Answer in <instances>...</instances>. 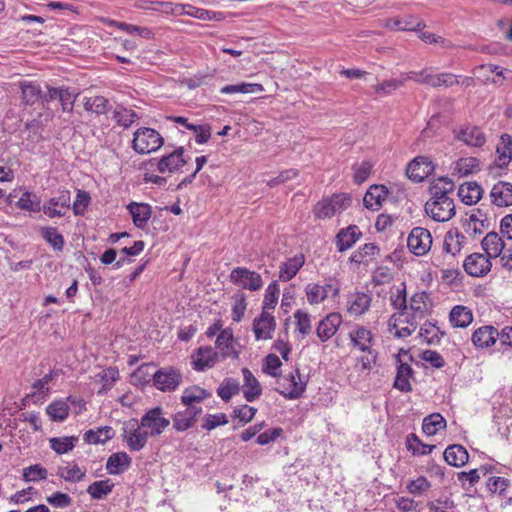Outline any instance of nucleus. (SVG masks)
Returning a JSON list of instances; mask_svg holds the SVG:
<instances>
[{"label":"nucleus","mask_w":512,"mask_h":512,"mask_svg":"<svg viewBox=\"0 0 512 512\" xmlns=\"http://www.w3.org/2000/svg\"><path fill=\"white\" fill-rule=\"evenodd\" d=\"M163 144V137L155 129L142 127L134 132L132 147L139 154L154 152Z\"/></svg>","instance_id":"obj_1"},{"label":"nucleus","mask_w":512,"mask_h":512,"mask_svg":"<svg viewBox=\"0 0 512 512\" xmlns=\"http://www.w3.org/2000/svg\"><path fill=\"white\" fill-rule=\"evenodd\" d=\"M141 423L138 420L131 419L124 423L122 428L123 440L127 442L128 447L132 451L141 450L147 443L149 433L142 431Z\"/></svg>","instance_id":"obj_2"},{"label":"nucleus","mask_w":512,"mask_h":512,"mask_svg":"<svg viewBox=\"0 0 512 512\" xmlns=\"http://www.w3.org/2000/svg\"><path fill=\"white\" fill-rule=\"evenodd\" d=\"M71 205V193L69 190H59L56 195L45 201L42 211L49 218L63 217Z\"/></svg>","instance_id":"obj_3"},{"label":"nucleus","mask_w":512,"mask_h":512,"mask_svg":"<svg viewBox=\"0 0 512 512\" xmlns=\"http://www.w3.org/2000/svg\"><path fill=\"white\" fill-rule=\"evenodd\" d=\"M229 278L233 284L250 291H257L263 286L261 275L245 267L234 268Z\"/></svg>","instance_id":"obj_4"},{"label":"nucleus","mask_w":512,"mask_h":512,"mask_svg":"<svg viewBox=\"0 0 512 512\" xmlns=\"http://www.w3.org/2000/svg\"><path fill=\"white\" fill-rule=\"evenodd\" d=\"M408 78L418 83L427 84L433 88L452 87L459 83L456 76L451 73H440L433 75L427 73L426 70H423L419 73L410 72Z\"/></svg>","instance_id":"obj_5"},{"label":"nucleus","mask_w":512,"mask_h":512,"mask_svg":"<svg viewBox=\"0 0 512 512\" xmlns=\"http://www.w3.org/2000/svg\"><path fill=\"white\" fill-rule=\"evenodd\" d=\"M432 236L428 229L423 227H415L411 230L408 239L407 246L409 250L417 255H425L431 248Z\"/></svg>","instance_id":"obj_6"},{"label":"nucleus","mask_w":512,"mask_h":512,"mask_svg":"<svg viewBox=\"0 0 512 512\" xmlns=\"http://www.w3.org/2000/svg\"><path fill=\"white\" fill-rule=\"evenodd\" d=\"M425 212L434 221L446 222L455 215L453 199L428 200L425 204Z\"/></svg>","instance_id":"obj_7"},{"label":"nucleus","mask_w":512,"mask_h":512,"mask_svg":"<svg viewBox=\"0 0 512 512\" xmlns=\"http://www.w3.org/2000/svg\"><path fill=\"white\" fill-rule=\"evenodd\" d=\"M154 386L161 391H174L182 382L181 373L173 367L161 368L152 375Z\"/></svg>","instance_id":"obj_8"},{"label":"nucleus","mask_w":512,"mask_h":512,"mask_svg":"<svg viewBox=\"0 0 512 512\" xmlns=\"http://www.w3.org/2000/svg\"><path fill=\"white\" fill-rule=\"evenodd\" d=\"M161 407H155L148 410L141 418V426L150 429V436L160 435L169 425L170 420L163 417Z\"/></svg>","instance_id":"obj_9"},{"label":"nucleus","mask_w":512,"mask_h":512,"mask_svg":"<svg viewBox=\"0 0 512 512\" xmlns=\"http://www.w3.org/2000/svg\"><path fill=\"white\" fill-rule=\"evenodd\" d=\"M490 257L482 253H472L464 260L463 267L466 273L473 277H483L491 271Z\"/></svg>","instance_id":"obj_10"},{"label":"nucleus","mask_w":512,"mask_h":512,"mask_svg":"<svg viewBox=\"0 0 512 512\" xmlns=\"http://www.w3.org/2000/svg\"><path fill=\"white\" fill-rule=\"evenodd\" d=\"M433 171L434 165L432 161L428 157L419 156L409 163L406 169V174L409 179L419 183L422 182Z\"/></svg>","instance_id":"obj_11"},{"label":"nucleus","mask_w":512,"mask_h":512,"mask_svg":"<svg viewBox=\"0 0 512 512\" xmlns=\"http://www.w3.org/2000/svg\"><path fill=\"white\" fill-rule=\"evenodd\" d=\"M349 339L354 348L359 349L361 352L372 354V345L374 343V336L371 330L364 326H357L349 332Z\"/></svg>","instance_id":"obj_12"},{"label":"nucleus","mask_w":512,"mask_h":512,"mask_svg":"<svg viewBox=\"0 0 512 512\" xmlns=\"http://www.w3.org/2000/svg\"><path fill=\"white\" fill-rule=\"evenodd\" d=\"M498 330L492 325H484L477 328L471 337L473 345L478 349L492 347L498 340Z\"/></svg>","instance_id":"obj_13"},{"label":"nucleus","mask_w":512,"mask_h":512,"mask_svg":"<svg viewBox=\"0 0 512 512\" xmlns=\"http://www.w3.org/2000/svg\"><path fill=\"white\" fill-rule=\"evenodd\" d=\"M275 328V318L268 311H262L253 321V332L257 340L271 339Z\"/></svg>","instance_id":"obj_14"},{"label":"nucleus","mask_w":512,"mask_h":512,"mask_svg":"<svg viewBox=\"0 0 512 512\" xmlns=\"http://www.w3.org/2000/svg\"><path fill=\"white\" fill-rule=\"evenodd\" d=\"M402 354L405 356H409L408 352L403 349H400L398 355H396V361L398 363V366L394 387L402 392H409L412 389L411 384L409 382V378L412 376L413 370L409 364L402 362Z\"/></svg>","instance_id":"obj_15"},{"label":"nucleus","mask_w":512,"mask_h":512,"mask_svg":"<svg viewBox=\"0 0 512 512\" xmlns=\"http://www.w3.org/2000/svg\"><path fill=\"white\" fill-rule=\"evenodd\" d=\"M342 323V316L333 312L322 319L316 329L317 336L322 342H326L332 338Z\"/></svg>","instance_id":"obj_16"},{"label":"nucleus","mask_w":512,"mask_h":512,"mask_svg":"<svg viewBox=\"0 0 512 512\" xmlns=\"http://www.w3.org/2000/svg\"><path fill=\"white\" fill-rule=\"evenodd\" d=\"M490 198L492 203L498 207L512 205V184L505 181L497 182L490 191Z\"/></svg>","instance_id":"obj_17"},{"label":"nucleus","mask_w":512,"mask_h":512,"mask_svg":"<svg viewBox=\"0 0 512 512\" xmlns=\"http://www.w3.org/2000/svg\"><path fill=\"white\" fill-rule=\"evenodd\" d=\"M279 385L280 387L276 388V391L287 399H297L305 390V384L301 381H296L293 373H290L282 382H279Z\"/></svg>","instance_id":"obj_18"},{"label":"nucleus","mask_w":512,"mask_h":512,"mask_svg":"<svg viewBox=\"0 0 512 512\" xmlns=\"http://www.w3.org/2000/svg\"><path fill=\"white\" fill-rule=\"evenodd\" d=\"M193 367L197 371H204L206 368H211L217 361V352L212 347H200L197 352L192 356Z\"/></svg>","instance_id":"obj_19"},{"label":"nucleus","mask_w":512,"mask_h":512,"mask_svg":"<svg viewBox=\"0 0 512 512\" xmlns=\"http://www.w3.org/2000/svg\"><path fill=\"white\" fill-rule=\"evenodd\" d=\"M388 190L383 185H372L364 195L363 204L367 209L379 210L387 197Z\"/></svg>","instance_id":"obj_20"},{"label":"nucleus","mask_w":512,"mask_h":512,"mask_svg":"<svg viewBox=\"0 0 512 512\" xmlns=\"http://www.w3.org/2000/svg\"><path fill=\"white\" fill-rule=\"evenodd\" d=\"M184 148L179 147L175 149L169 155L163 156L158 162V170L161 173L173 172L179 167L186 164V160L183 157Z\"/></svg>","instance_id":"obj_21"},{"label":"nucleus","mask_w":512,"mask_h":512,"mask_svg":"<svg viewBox=\"0 0 512 512\" xmlns=\"http://www.w3.org/2000/svg\"><path fill=\"white\" fill-rule=\"evenodd\" d=\"M127 209L132 216L134 225L140 229L147 225L152 215V208L146 203L131 202L128 204Z\"/></svg>","instance_id":"obj_22"},{"label":"nucleus","mask_w":512,"mask_h":512,"mask_svg":"<svg viewBox=\"0 0 512 512\" xmlns=\"http://www.w3.org/2000/svg\"><path fill=\"white\" fill-rule=\"evenodd\" d=\"M242 374L244 378L243 384V394L245 399L248 402H253L262 394V388L259 381L253 375V373L248 368L242 369Z\"/></svg>","instance_id":"obj_23"},{"label":"nucleus","mask_w":512,"mask_h":512,"mask_svg":"<svg viewBox=\"0 0 512 512\" xmlns=\"http://www.w3.org/2000/svg\"><path fill=\"white\" fill-rule=\"evenodd\" d=\"M483 189L477 182H465L458 188V196L466 205L476 204L482 198Z\"/></svg>","instance_id":"obj_24"},{"label":"nucleus","mask_w":512,"mask_h":512,"mask_svg":"<svg viewBox=\"0 0 512 512\" xmlns=\"http://www.w3.org/2000/svg\"><path fill=\"white\" fill-rule=\"evenodd\" d=\"M482 249L490 258H497L502 254L504 241L496 232H489L481 241Z\"/></svg>","instance_id":"obj_25"},{"label":"nucleus","mask_w":512,"mask_h":512,"mask_svg":"<svg viewBox=\"0 0 512 512\" xmlns=\"http://www.w3.org/2000/svg\"><path fill=\"white\" fill-rule=\"evenodd\" d=\"M132 459L126 452H116L109 456L106 470L110 475H118L131 465Z\"/></svg>","instance_id":"obj_26"},{"label":"nucleus","mask_w":512,"mask_h":512,"mask_svg":"<svg viewBox=\"0 0 512 512\" xmlns=\"http://www.w3.org/2000/svg\"><path fill=\"white\" fill-rule=\"evenodd\" d=\"M466 242V237L458 229H450L444 237L443 249L446 253L455 256L460 253L464 244Z\"/></svg>","instance_id":"obj_27"},{"label":"nucleus","mask_w":512,"mask_h":512,"mask_svg":"<svg viewBox=\"0 0 512 512\" xmlns=\"http://www.w3.org/2000/svg\"><path fill=\"white\" fill-rule=\"evenodd\" d=\"M456 138L472 147H480L485 143L483 132L476 126H467L460 129Z\"/></svg>","instance_id":"obj_28"},{"label":"nucleus","mask_w":512,"mask_h":512,"mask_svg":"<svg viewBox=\"0 0 512 512\" xmlns=\"http://www.w3.org/2000/svg\"><path fill=\"white\" fill-rule=\"evenodd\" d=\"M445 461L455 467H461L465 465L469 460V454L467 450L459 444H453L448 446L443 453Z\"/></svg>","instance_id":"obj_29"},{"label":"nucleus","mask_w":512,"mask_h":512,"mask_svg":"<svg viewBox=\"0 0 512 512\" xmlns=\"http://www.w3.org/2000/svg\"><path fill=\"white\" fill-rule=\"evenodd\" d=\"M371 301V297L366 293H354L348 299V312L351 315L360 316L368 311Z\"/></svg>","instance_id":"obj_30"},{"label":"nucleus","mask_w":512,"mask_h":512,"mask_svg":"<svg viewBox=\"0 0 512 512\" xmlns=\"http://www.w3.org/2000/svg\"><path fill=\"white\" fill-rule=\"evenodd\" d=\"M305 263V258L302 254L295 255L289 258L286 262L282 263L279 270L280 280L286 282L291 280Z\"/></svg>","instance_id":"obj_31"},{"label":"nucleus","mask_w":512,"mask_h":512,"mask_svg":"<svg viewBox=\"0 0 512 512\" xmlns=\"http://www.w3.org/2000/svg\"><path fill=\"white\" fill-rule=\"evenodd\" d=\"M210 396L211 393L206 389L197 385H193L183 390L181 395V403L184 406H190L191 404L198 405Z\"/></svg>","instance_id":"obj_32"},{"label":"nucleus","mask_w":512,"mask_h":512,"mask_svg":"<svg viewBox=\"0 0 512 512\" xmlns=\"http://www.w3.org/2000/svg\"><path fill=\"white\" fill-rule=\"evenodd\" d=\"M449 320L453 327L466 328L472 323L473 314L468 307L457 305L452 308Z\"/></svg>","instance_id":"obj_33"},{"label":"nucleus","mask_w":512,"mask_h":512,"mask_svg":"<svg viewBox=\"0 0 512 512\" xmlns=\"http://www.w3.org/2000/svg\"><path fill=\"white\" fill-rule=\"evenodd\" d=\"M233 333L230 329H224L216 339V348L220 350L224 358H237L238 353L232 345Z\"/></svg>","instance_id":"obj_34"},{"label":"nucleus","mask_w":512,"mask_h":512,"mask_svg":"<svg viewBox=\"0 0 512 512\" xmlns=\"http://www.w3.org/2000/svg\"><path fill=\"white\" fill-rule=\"evenodd\" d=\"M361 232L358 230V227L353 225L349 226L346 229H342L336 236V244L338 250L343 252L353 246V244L360 237Z\"/></svg>","instance_id":"obj_35"},{"label":"nucleus","mask_w":512,"mask_h":512,"mask_svg":"<svg viewBox=\"0 0 512 512\" xmlns=\"http://www.w3.org/2000/svg\"><path fill=\"white\" fill-rule=\"evenodd\" d=\"M21 89L22 101L25 105H34L41 100L42 91L36 82L22 81L19 84Z\"/></svg>","instance_id":"obj_36"},{"label":"nucleus","mask_w":512,"mask_h":512,"mask_svg":"<svg viewBox=\"0 0 512 512\" xmlns=\"http://www.w3.org/2000/svg\"><path fill=\"white\" fill-rule=\"evenodd\" d=\"M329 290L334 291V295L338 293V289L331 285L320 286L318 284H309L306 287L307 300L310 304H318L328 297Z\"/></svg>","instance_id":"obj_37"},{"label":"nucleus","mask_w":512,"mask_h":512,"mask_svg":"<svg viewBox=\"0 0 512 512\" xmlns=\"http://www.w3.org/2000/svg\"><path fill=\"white\" fill-rule=\"evenodd\" d=\"M114 436V430L110 426L100 427L97 430H88L84 434V440L90 444H104Z\"/></svg>","instance_id":"obj_38"},{"label":"nucleus","mask_w":512,"mask_h":512,"mask_svg":"<svg viewBox=\"0 0 512 512\" xmlns=\"http://www.w3.org/2000/svg\"><path fill=\"white\" fill-rule=\"evenodd\" d=\"M446 428V420L439 413L426 416L423 420L422 430L428 436L435 435L439 430Z\"/></svg>","instance_id":"obj_39"},{"label":"nucleus","mask_w":512,"mask_h":512,"mask_svg":"<svg viewBox=\"0 0 512 512\" xmlns=\"http://www.w3.org/2000/svg\"><path fill=\"white\" fill-rule=\"evenodd\" d=\"M479 160L474 157L461 158L453 164L454 175L459 177L467 176L479 169Z\"/></svg>","instance_id":"obj_40"},{"label":"nucleus","mask_w":512,"mask_h":512,"mask_svg":"<svg viewBox=\"0 0 512 512\" xmlns=\"http://www.w3.org/2000/svg\"><path fill=\"white\" fill-rule=\"evenodd\" d=\"M512 138L508 134H503L500 138V143L497 145L496 152L498 154L496 164L503 167L510 162L509 155L512 152Z\"/></svg>","instance_id":"obj_41"},{"label":"nucleus","mask_w":512,"mask_h":512,"mask_svg":"<svg viewBox=\"0 0 512 512\" xmlns=\"http://www.w3.org/2000/svg\"><path fill=\"white\" fill-rule=\"evenodd\" d=\"M110 108L108 99L104 96H94L84 98V109L95 114H105Z\"/></svg>","instance_id":"obj_42"},{"label":"nucleus","mask_w":512,"mask_h":512,"mask_svg":"<svg viewBox=\"0 0 512 512\" xmlns=\"http://www.w3.org/2000/svg\"><path fill=\"white\" fill-rule=\"evenodd\" d=\"M46 413L52 421L62 422L69 415V406L63 400H57L49 404Z\"/></svg>","instance_id":"obj_43"},{"label":"nucleus","mask_w":512,"mask_h":512,"mask_svg":"<svg viewBox=\"0 0 512 512\" xmlns=\"http://www.w3.org/2000/svg\"><path fill=\"white\" fill-rule=\"evenodd\" d=\"M240 390L239 382L233 378H225L217 389V395L228 402Z\"/></svg>","instance_id":"obj_44"},{"label":"nucleus","mask_w":512,"mask_h":512,"mask_svg":"<svg viewBox=\"0 0 512 512\" xmlns=\"http://www.w3.org/2000/svg\"><path fill=\"white\" fill-rule=\"evenodd\" d=\"M78 441L77 436L54 437L50 439V447L59 455L71 451Z\"/></svg>","instance_id":"obj_45"},{"label":"nucleus","mask_w":512,"mask_h":512,"mask_svg":"<svg viewBox=\"0 0 512 512\" xmlns=\"http://www.w3.org/2000/svg\"><path fill=\"white\" fill-rule=\"evenodd\" d=\"M421 26V22L415 23L413 16H406L403 19H387L385 27L401 31L417 30Z\"/></svg>","instance_id":"obj_46"},{"label":"nucleus","mask_w":512,"mask_h":512,"mask_svg":"<svg viewBox=\"0 0 512 512\" xmlns=\"http://www.w3.org/2000/svg\"><path fill=\"white\" fill-rule=\"evenodd\" d=\"M16 206L21 210L29 211V212H38L42 210V206H40L39 197L31 192H24L19 200L16 203Z\"/></svg>","instance_id":"obj_47"},{"label":"nucleus","mask_w":512,"mask_h":512,"mask_svg":"<svg viewBox=\"0 0 512 512\" xmlns=\"http://www.w3.org/2000/svg\"><path fill=\"white\" fill-rule=\"evenodd\" d=\"M41 236L48 242L54 250L62 251L64 248L65 240L62 234L58 233L54 227L41 228Z\"/></svg>","instance_id":"obj_48"},{"label":"nucleus","mask_w":512,"mask_h":512,"mask_svg":"<svg viewBox=\"0 0 512 512\" xmlns=\"http://www.w3.org/2000/svg\"><path fill=\"white\" fill-rule=\"evenodd\" d=\"M114 487V484L111 483L109 479L95 481L90 484L87 488V492L93 499H102L104 496L108 495Z\"/></svg>","instance_id":"obj_49"},{"label":"nucleus","mask_w":512,"mask_h":512,"mask_svg":"<svg viewBox=\"0 0 512 512\" xmlns=\"http://www.w3.org/2000/svg\"><path fill=\"white\" fill-rule=\"evenodd\" d=\"M120 126L124 128L130 127L136 119H138L137 114L132 109H127L124 107H118L113 112L112 117Z\"/></svg>","instance_id":"obj_50"},{"label":"nucleus","mask_w":512,"mask_h":512,"mask_svg":"<svg viewBox=\"0 0 512 512\" xmlns=\"http://www.w3.org/2000/svg\"><path fill=\"white\" fill-rule=\"evenodd\" d=\"M256 91H263V87L261 84H252V83H239L233 85H226L221 88L220 92L223 94H234V93H254Z\"/></svg>","instance_id":"obj_51"},{"label":"nucleus","mask_w":512,"mask_h":512,"mask_svg":"<svg viewBox=\"0 0 512 512\" xmlns=\"http://www.w3.org/2000/svg\"><path fill=\"white\" fill-rule=\"evenodd\" d=\"M489 227V221L487 218L481 220L476 215L472 214L465 225V232L470 236L476 237V235L482 234Z\"/></svg>","instance_id":"obj_52"},{"label":"nucleus","mask_w":512,"mask_h":512,"mask_svg":"<svg viewBox=\"0 0 512 512\" xmlns=\"http://www.w3.org/2000/svg\"><path fill=\"white\" fill-rule=\"evenodd\" d=\"M279 297V286L276 281L270 283L266 289L262 311L274 309Z\"/></svg>","instance_id":"obj_53"},{"label":"nucleus","mask_w":512,"mask_h":512,"mask_svg":"<svg viewBox=\"0 0 512 512\" xmlns=\"http://www.w3.org/2000/svg\"><path fill=\"white\" fill-rule=\"evenodd\" d=\"M47 470L39 464L31 465L23 469V479L25 482H36L47 478Z\"/></svg>","instance_id":"obj_54"},{"label":"nucleus","mask_w":512,"mask_h":512,"mask_svg":"<svg viewBox=\"0 0 512 512\" xmlns=\"http://www.w3.org/2000/svg\"><path fill=\"white\" fill-rule=\"evenodd\" d=\"M58 475L68 482H79L84 479L86 475L85 470H81L77 464H74L71 468L63 467L58 471Z\"/></svg>","instance_id":"obj_55"},{"label":"nucleus","mask_w":512,"mask_h":512,"mask_svg":"<svg viewBox=\"0 0 512 512\" xmlns=\"http://www.w3.org/2000/svg\"><path fill=\"white\" fill-rule=\"evenodd\" d=\"M408 450L412 451L414 454L418 453L420 455H428L434 449L435 445L423 444L420 442L418 437L415 434H410L408 436Z\"/></svg>","instance_id":"obj_56"},{"label":"nucleus","mask_w":512,"mask_h":512,"mask_svg":"<svg viewBox=\"0 0 512 512\" xmlns=\"http://www.w3.org/2000/svg\"><path fill=\"white\" fill-rule=\"evenodd\" d=\"M281 365L282 363L277 355L268 354L264 359L262 370L272 377H278L280 375L279 369Z\"/></svg>","instance_id":"obj_57"},{"label":"nucleus","mask_w":512,"mask_h":512,"mask_svg":"<svg viewBox=\"0 0 512 512\" xmlns=\"http://www.w3.org/2000/svg\"><path fill=\"white\" fill-rule=\"evenodd\" d=\"M391 304L395 309L401 312L407 309L405 283H401V286L397 287L395 292L391 293Z\"/></svg>","instance_id":"obj_58"},{"label":"nucleus","mask_w":512,"mask_h":512,"mask_svg":"<svg viewBox=\"0 0 512 512\" xmlns=\"http://www.w3.org/2000/svg\"><path fill=\"white\" fill-rule=\"evenodd\" d=\"M296 319V326L298 331L303 335H309L312 331L310 315L302 310H297L294 313Z\"/></svg>","instance_id":"obj_59"},{"label":"nucleus","mask_w":512,"mask_h":512,"mask_svg":"<svg viewBox=\"0 0 512 512\" xmlns=\"http://www.w3.org/2000/svg\"><path fill=\"white\" fill-rule=\"evenodd\" d=\"M329 199L332 203L333 209L335 210V214L348 209L352 204L351 195L347 193L334 194Z\"/></svg>","instance_id":"obj_60"},{"label":"nucleus","mask_w":512,"mask_h":512,"mask_svg":"<svg viewBox=\"0 0 512 512\" xmlns=\"http://www.w3.org/2000/svg\"><path fill=\"white\" fill-rule=\"evenodd\" d=\"M407 79H409L408 76L404 79L385 80L382 83H379L376 86H374L375 92L380 94H391L397 88L403 86Z\"/></svg>","instance_id":"obj_61"},{"label":"nucleus","mask_w":512,"mask_h":512,"mask_svg":"<svg viewBox=\"0 0 512 512\" xmlns=\"http://www.w3.org/2000/svg\"><path fill=\"white\" fill-rule=\"evenodd\" d=\"M314 214L319 219L330 218L335 215V210L329 198L319 201L314 207Z\"/></svg>","instance_id":"obj_62"},{"label":"nucleus","mask_w":512,"mask_h":512,"mask_svg":"<svg viewBox=\"0 0 512 512\" xmlns=\"http://www.w3.org/2000/svg\"><path fill=\"white\" fill-rule=\"evenodd\" d=\"M91 200L86 191L78 190L76 199L73 203V212L75 215H83Z\"/></svg>","instance_id":"obj_63"},{"label":"nucleus","mask_w":512,"mask_h":512,"mask_svg":"<svg viewBox=\"0 0 512 512\" xmlns=\"http://www.w3.org/2000/svg\"><path fill=\"white\" fill-rule=\"evenodd\" d=\"M257 409L248 405H242L234 409V417L239 419V422L244 425L250 422L255 416Z\"/></svg>","instance_id":"obj_64"}]
</instances>
